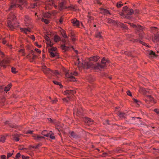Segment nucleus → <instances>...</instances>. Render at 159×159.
<instances>
[{
  "label": "nucleus",
  "mask_w": 159,
  "mask_h": 159,
  "mask_svg": "<svg viewBox=\"0 0 159 159\" xmlns=\"http://www.w3.org/2000/svg\"><path fill=\"white\" fill-rule=\"evenodd\" d=\"M22 157L23 159H28L29 157L27 156L26 157H25L24 155H22Z\"/></svg>",
  "instance_id": "46"
},
{
  "label": "nucleus",
  "mask_w": 159,
  "mask_h": 159,
  "mask_svg": "<svg viewBox=\"0 0 159 159\" xmlns=\"http://www.w3.org/2000/svg\"><path fill=\"white\" fill-rule=\"evenodd\" d=\"M42 21L44 22L46 24H47L49 23V21L46 19L42 18Z\"/></svg>",
  "instance_id": "38"
},
{
  "label": "nucleus",
  "mask_w": 159,
  "mask_h": 159,
  "mask_svg": "<svg viewBox=\"0 0 159 159\" xmlns=\"http://www.w3.org/2000/svg\"><path fill=\"white\" fill-rule=\"evenodd\" d=\"M118 115L121 118H125V116H126V114L125 113L120 112H119L118 113Z\"/></svg>",
  "instance_id": "20"
},
{
  "label": "nucleus",
  "mask_w": 159,
  "mask_h": 159,
  "mask_svg": "<svg viewBox=\"0 0 159 159\" xmlns=\"http://www.w3.org/2000/svg\"><path fill=\"white\" fill-rule=\"evenodd\" d=\"M129 24L131 27L135 29L138 31L142 30L143 29V28L140 25H138L130 23H129Z\"/></svg>",
  "instance_id": "7"
},
{
  "label": "nucleus",
  "mask_w": 159,
  "mask_h": 159,
  "mask_svg": "<svg viewBox=\"0 0 159 159\" xmlns=\"http://www.w3.org/2000/svg\"><path fill=\"white\" fill-rule=\"evenodd\" d=\"M9 18L10 19L14 20L16 18L15 14L13 13H11L10 15Z\"/></svg>",
  "instance_id": "26"
},
{
  "label": "nucleus",
  "mask_w": 159,
  "mask_h": 159,
  "mask_svg": "<svg viewBox=\"0 0 159 159\" xmlns=\"http://www.w3.org/2000/svg\"><path fill=\"white\" fill-rule=\"evenodd\" d=\"M83 121L86 125H88L92 124L93 123V120L88 117H85L84 118Z\"/></svg>",
  "instance_id": "8"
},
{
  "label": "nucleus",
  "mask_w": 159,
  "mask_h": 159,
  "mask_svg": "<svg viewBox=\"0 0 159 159\" xmlns=\"http://www.w3.org/2000/svg\"><path fill=\"white\" fill-rule=\"evenodd\" d=\"M53 6H54V7H55V8H57V6L55 5L54 4L53 5Z\"/></svg>",
  "instance_id": "63"
},
{
  "label": "nucleus",
  "mask_w": 159,
  "mask_h": 159,
  "mask_svg": "<svg viewBox=\"0 0 159 159\" xmlns=\"http://www.w3.org/2000/svg\"><path fill=\"white\" fill-rule=\"evenodd\" d=\"M5 123L6 125H8L9 126L11 127L14 128L16 126L15 125L11 123L8 121H6Z\"/></svg>",
  "instance_id": "28"
},
{
  "label": "nucleus",
  "mask_w": 159,
  "mask_h": 159,
  "mask_svg": "<svg viewBox=\"0 0 159 159\" xmlns=\"http://www.w3.org/2000/svg\"><path fill=\"white\" fill-rule=\"evenodd\" d=\"M127 94L128 95L130 96H132V94L131 93L130 91H127Z\"/></svg>",
  "instance_id": "48"
},
{
  "label": "nucleus",
  "mask_w": 159,
  "mask_h": 159,
  "mask_svg": "<svg viewBox=\"0 0 159 159\" xmlns=\"http://www.w3.org/2000/svg\"><path fill=\"white\" fill-rule=\"evenodd\" d=\"M107 22L109 23H114V21L111 19H109L107 20Z\"/></svg>",
  "instance_id": "41"
},
{
  "label": "nucleus",
  "mask_w": 159,
  "mask_h": 159,
  "mask_svg": "<svg viewBox=\"0 0 159 159\" xmlns=\"http://www.w3.org/2000/svg\"><path fill=\"white\" fill-rule=\"evenodd\" d=\"M20 30L21 32H23L26 34H27L28 32H30V28H20Z\"/></svg>",
  "instance_id": "19"
},
{
  "label": "nucleus",
  "mask_w": 159,
  "mask_h": 159,
  "mask_svg": "<svg viewBox=\"0 0 159 159\" xmlns=\"http://www.w3.org/2000/svg\"><path fill=\"white\" fill-rule=\"evenodd\" d=\"M71 23L73 24L74 26L79 27L81 23L78 20L76 19L75 18L71 20Z\"/></svg>",
  "instance_id": "11"
},
{
  "label": "nucleus",
  "mask_w": 159,
  "mask_h": 159,
  "mask_svg": "<svg viewBox=\"0 0 159 159\" xmlns=\"http://www.w3.org/2000/svg\"><path fill=\"white\" fill-rule=\"evenodd\" d=\"M30 18L28 16H25V21L27 23H29L28 21Z\"/></svg>",
  "instance_id": "35"
},
{
  "label": "nucleus",
  "mask_w": 159,
  "mask_h": 159,
  "mask_svg": "<svg viewBox=\"0 0 159 159\" xmlns=\"http://www.w3.org/2000/svg\"><path fill=\"white\" fill-rule=\"evenodd\" d=\"M19 52L22 53L23 54H24L25 53L24 50L23 49H21L19 51Z\"/></svg>",
  "instance_id": "53"
},
{
  "label": "nucleus",
  "mask_w": 159,
  "mask_h": 159,
  "mask_svg": "<svg viewBox=\"0 0 159 159\" xmlns=\"http://www.w3.org/2000/svg\"><path fill=\"white\" fill-rule=\"evenodd\" d=\"M12 85L11 84H9L7 86L5 87L4 88L2 86H0V89H4L5 91H8L10 89V88L11 87Z\"/></svg>",
  "instance_id": "16"
},
{
  "label": "nucleus",
  "mask_w": 159,
  "mask_h": 159,
  "mask_svg": "<svg viewBox=\"0 0 159 159\" xmlns=\"http://www.w3.org/2000/svg\"><path fill=\"white\" fill-rule=\"evenodd\" d=\"M9 7V10L14 9L18 7L20 10L23 9V7L26 4V0H12Z\"/></svg>",
  "instance_id": "2"
},
{
  "label": "nucleus",
  "mask_w": 159,
  "mask_h": 159,
  "mask_svg": "<svg viewBox=\"0 0 159 159\" xmlns=\"http://www.w3.org/2000/svg\"><path fill=\"white\" fill-rule=\"evenodd\" d=\"M118 25L123 28L126 29L127 28L126 25L124 23L120 22Z\"/></svg>",
  "instance_id": "24"
},
{
  "label": "nucleus",
  "mask_w": 159,
  "mask_h": 159,
  "mask_svg": "<svg viewBox=\"0 0 159 159\" xmlns=\"http://www.w3.org/2000/svg\"><path fill=\"white\" fill-rule=\"evenodd\" d=\"M139 42L140 43L142 44H145L144 43L143 41H140V40L139 41Z\"/></svg>",
  "instance_id": "59"
},
{
  "label": "nucleus",
  "mask_w": 159,
  "mask_h": 159,
  "mask_svg": "<svg viewBox=\"0 0 159 159\" xmlns=\"http://www.w3.org/2000/svg\"><path fill=\"white\" fill-rule=\"evenodd\" d=\"M35 50L39 53H41V51L39 50V49L37 48H35Z\"/></svg>",
  "instance_id": "50"
},
{
  "label": "nucleus",
  "mask_w": 159,
  "mask_h": 159,
  "mask_svg": "<svg viewBox=\"0 0 159 159\" xmlns=\"http://www.w3.org/2000/svg\"><path fill=\"white\" fill-rule=\"evenodd\" d=\"M33 132V131L31 130H28L26 131L27 134H32Z\"/></svg>",
  "instance_id": "45"
},
{
  "label": "nucleus",
  "mask_w": 159,
  "mask_h": 159,
  "mask_svg": "<svg viewBox=\"0 0 159 159\" xmlns=\"http://www.w3.org/2000/svg\"><path fill=\"white\" fill-rule=\"evenodd\" d=\"M154 111L157 113V114H159V110L157 109H155L154 110Z\"/></svg>",
  "instance_id": "54"
},
{
  "label": "nucleus",
  "mask_w": 159,
  "mask_h": 159,
  "mask_svg": "<svg viewBox=\"0 0 159 159\" xmlns=\"http://www.w3.org/2000/svg\"><path fill=\"white\" fill-rule=\"evenodd\" d=\"M70 137L72 138L77 139L80 138V136L76 134L74 132H72L70 134Z\"/></svg>",
  "instance_id": "13"
},
{
  "label": "nucleus",
  "mask_w": 159,
  "mask_h": 159,
  "mask_svg": "<svg viewBox=\"0 0 159 159\" xmlns=\"http://www.w3.org/2000/svg\"><path fill=\"white\" fill-rule=\"evenodd\" d=\"M40 145L39 144L37 145L36 146H33L32 147V148H33L37 149V148Z\"/></svg>",
  "instance_id": "47"
},
{
  "label": "nucleus",
  "mask_w": 159,
  "mask_h": 159,
  "mask_svg": "<svg viewBox=\"0 0 159 159\" xmlns=\"http://www.w3.org/2000/svg\"><path fill=\"white\" fill-rule=\"evenodd\" d=\"M147 97H148V99L150 101H152L153 100V98H152V97L151 96V95H147Z\"/></svg>",
  "instance_id": "43"
},
{
  "label": "nucleus",
  "mask_w": 159,
  "mask_h": 159,
  "mask_svg": "<svg viewBox=\"0 0 159 159\" xmlns=\"http://www.w3.org/2000/svg\"><path fill=\"white\" fill-rule=\"evenodd\" d=\"M14 23L13 22H11L10 20H8V25L11 30L15 29L16 28V26L14 25Z\"/></svg>",
  "instance_id": "12"
},
{
  "label": "nucleus",
  "mask_w": 159,
  "mask_h": 159,
  "mask_svg": "<svg viewBox=\"0 0 159 159\" xmlns=\"http://www.w3.org/2000/svg\"><path fill=\"white\" fill-rule=\"evenodd\" d=\"M123 5V4L121 3H117L116 4V6L118 8L121 7Z\"/></svg>",
  "instance_id": "39"
},
{
  "label": "nucleus",
  "mask_w": 159,
  "mask_h": 159,
  "mask_svg": "<svg viewBox=\"0 0 159 159\" xmlns=\"http://www.w3.org/2000/svg\"><path fill=\"white\" fill-rule=\"evenodd\" d=\"M20 135L18 134H15L13 135L12 138L16 142L18 141L20 137Z\"/></svg>",
  "instance_id": "15"
},
{
  "label": "nucleus",
  "mask_w": 159,
  "mask_h": 159,
  "mask_svg": "<svg viewBox=\"0 0 159 159\" xmlns=\"http://www.w3.org/2000/svg\"><path fill=\"white\" fill-rule=\"evenodd\" d=\"M0 55L2 57L3 55H4L3 53L2 52H0Z\"/></svg>",
  "instance_id": "60"
},
{
  "label": "nucleus",
  "mask_w": 159,
  "mask_h": 159,
  "mask_svg": "<svg viewBox=\"0 0 159 159\" xmlns=\"http://www.w3.org/2000/svg\"><path fill=\"white\" fill-rule=\"evenodd\" d=\"M129 9L126 6H125L123 7V8L122 11L125 13L126 11H127V10Z\"/></svg>",
  "instance_id": "33"
},
{
  "label": "nucleus",
  "mask_w": 159,
  "mask_h": 159,
  "mask_svg": "<svg viewBox=\"0 0 159 159\" xmlns=\"http://www.w3.org/2000/svg\"><path fill=\"white\" fill-rule=\"evenodd\" d=\"M30 54H32V56L29 54L27 56V58L30 60V61H32L36 57V56L34 54V52L33 50H31Z\"/></svg>",
  "instance_id": "9"
},
{
  "label": "nucleus",
  "mask_w": 159,
  "mask_h": 159,
  "mask_svg": "<svg viewBox=\"0 0 159 159\" xmlns=\"http://www.w3.org/2000/svg\"><path fill=\"white\" fill-rule=\"evenodd\" d=\"M149 55L150 57H153L156 56L155 53L152 51H150L148 52Z\"/></svg>",
  "instance_id": "23"
},
{
  "label": "nucleus",
  "mask_w": 159,
  "mask_h": 159,
  "mask_svg": "<svg viewBox=\"0 0 159 159\" xmlns=\"http://www.w3.org/2000/svg\"><path fill=\"white\" fill-rule=\"evenodd\" d=\"M99 58V57L97 56H94L90 57L89 58L90 61L85 63V67L87 69L91 68L95 70H101L102 69L104 68L109 63L108 61L105 59L104 58L102 59L101 64L97 63L94 64L91 61H93L94 62H97Z\"/></svg>",
  "instance_id": "1"
},
{
  "label": "nucleus",
  "mask_w": 159,
  "mask_h": 159,
  "mask_svg": "<svg viewBox=\"0 0 159 159\" xmlns=\"http://www.w3.org/2000/svg\"><path fill=\"white\" fill-rule=\"evenodd\" d=\"M76 93L75 91L71 90H67L64 92V93L65 94H74Z\"/></svg>",
  "instance_id": "17"
},
{
  "label": "nucleus",
  "mask_w": 159,
  "mask_h": 159,
  "mask_svg": "<svg viewBox=\"0 0 159 159\" xmlns=\"http://www.w3.org/2000/svg\"><path fill=\"white\" fill-rule=\"evenodd\" d=\"M59 7V9L61 10L65 8H67V7L65 6V3L64 2H61L60 3Z\"/></svg>",
  "instance_id": "18"
},
{
  "label": "nucleus",
  "mask_w": 159,
  "mask_h": 159,
  "mask_svg": "<svg viewBox=\"0 0 159 159\" xmlns=\"http://www.w3.org/2000/svg\"><path fill=\"white\" fill-rule=\"evenodd\" d=\"M82 113V110H80L78 109L77 111V116L80 115Z\"/></svg>",
  "instance_id": "36"
},
{
  "label": "nucleus",
  "mask_w": 159,
  "mask_h": 159,
  "mask_svg": "<svg viewBox=\"0 0 159 159\" xmlns=\"http://www.w3.org/2000/svg\"><path fill=\"white\" fill-rule=\"evenodd\" d=\"M68 8H69L70 9H71V10L75 11L76 10V9H75V7H73V6H70L68 7Z\"/></svg>",
  "instance_id": "40"
},
{
  "label": "nucleus",
  "mask_w": 159,
  "mask_h": 159,
  "mask_svg": "<svg viewBox=\"0 0 159 159\" xmlns=\"http://www.w3.org/2000/svg\"><path fill=\"white\" fill-rule=\"evenodd\" d=\"M64 39L62 40V42L64 44L61 46V48L63 51V52H65L70 49V46H71L70 42L68 39V37L65 34H62Z\"/></svg>",
  "instance_id": "4"
},
{
  "label": "nucleus",
  "mask_w": 159,
  "mask_h": 159,
  "mask_svg": "<svg viewBox=\"0 0 159 159\" xmlns=\"http://www.w3.org/2000/svg\"><path fill=\"white\" fill-rule=\"evenodd\" d=\"M31 38L33 40H34L35 39V37L33 35L31 36Z\"/></svg>",
  "instance_id": "58"
},
{
  "label": "nucleus",
  "mask_w": 159,
  "mask_h": 159,
  "mask_svg": "<svg viewBox=\"0 0 159 159\" xmlns=\"http://www.w3.org/2000/svg\"><path fill=\"white\" fill-rule=\"evenodd\" d=\"M11 71L13 73H16L17 71L16 70V68L13 67H11Z\"/></svg>",
  "instance_id": "34"
},
{
  "label": "nucleus",
  "mask_w": 159,
  "mask_h": 159,
  "mask_svg": "<svg viewBox=\"0 0 159 159\" xmlns=\"http://www.w3.org/2000/svg\"><path fill=\"white\" fill-rule=\"evenodd\" d=\"M63 21V19L61 17L59 20V21L61 24L62 23Z\"/></svg>",
  "instance_id": "52"
},
{
  "label": "nucleus",
  "mask_w": 159,
  "mask_h": 159,
  "mask_svg": "<svg viewBox=\"0 0 159 159\" xmlns=\"http://www.w3.org/2000/svg\"><path fill=\"white\" fill-rule=\"evenodd\" d=\"M2 43L4 44H5L6 43V41L4 39L2 41Z\"/></svg>",
  "instance_id": "61"
},
{
  "label": "nucleus",
  "mask_w": 159,
  "mask_h": 159,
  "mask_svg": "<svg viewBox=\"0 0 159 159\" xmlns=\"http://www.w3.org/2000/svg\"><path fill=\"white\" fill-rule=\"evenodd\" d=\"M81 2V0H78V2L79 3H80Z\"/></svg>",
  "instance_id": "64"
},
{
  "label": "nucleus",
  "mask_w": 159,
  "mask_h": 159,
  "mask_svg": "<svg viewBox=\"0 0 159 159\" xmlns=\"http://www.w3.org/2000/svg\"><path fill=\"white\" fill-rule=\"evenodd\" d=\"M96 37L97 38H99L100 39L102 38V36L101 35V33L98 32L96 34Z\"/></svg>",
  "instance_id": "31"
},
{
  "label": "nucleus",
  "mask_w": 159,
  "mask_h": 159,
  "mask_svg": "<svg viewBox=\"0 0 159 159\" xmlns=\"http://www.w3.org/2000/svg\"><path fill=\"white\" fill-rule=\"evenodd\" d=\"M20 153H18L16 155V158H18L20 157Z\"/></svg>",
  "instance_id": "49"
},
{
  "label": "nucleus",
  "mask_w": 159,
  "mask_h": 159,
  "mask_svg": "<svg viewBox=\"0 0 159 159\" xmlns=\"http://www.w3.org/2000/svg\"><path fill=\"white\" fill-rule=\"evenodd\" d=\"M48 121L51 122H53V121L52 120V119L50 118H48Z\"/></svg>",
  "instance_id": "57"
},
{
  "label": "nucleus",
  "mask_w": 159,
  "mask_h": 159,
  "mask_svg": "<svg viewBox=\"0 0 159 159\" xmlns=\"http://www.w3.org/2000/svg\"><path fill=\"white\" fill-rule=\"evenodd\" d=\"M78 75V73L76 72H74L70 73V72H68L65 74L66 77L69 79V80L71 81H75L76 80V79L73 75L77 76Z\"/></svg>",
  "instance_id": "6"
},
{
  "label": "nucleus",
  "mask_w": 159,
  "mask_h": 159,
  "mask_svg": "<svg viewBox=\"0 0 159 159\" xmlns=\"http://www.w3.org/2000/svg\"><path fill=\"white\" fill-rule=\"evenodd\" d=\"M45 39L48 41V43H47L48 45L47 49L50 53L51 57H54L56 56H57L58 54L57 52V48L52 46L53 44L52 43L51 41L49 40V39L48 37L47 36Z\"/></svg>",
  "instance_id": "3"
},
{
  "label": "nucleus",
  "mask_w": 159,
  "mask_h": 159,
  "mask_svg": "<svg viewBox=\"0 0 159 159\" xmlns=\"http://www.w3.org/2000/svg\"><path fill=\"white\" fill-rule=\"evenodd\" d=\"M54 39L55 42H57L60 40V38L58 36L55 35L54 36Z\"/></svg>",
  "instance_id": "27"
},
{
  "label": "nucleus",
  "mask_w": 159,
  "mask_h": 159,
  "mask_svg": "<svg viewBox=\"0 0 159 159\" xmlns=\"http://www.w3.org/2000/svg\"><path fill=\"white\" fill-rule=\"evenodd\" d=\"M101 13H103L104 14H109V11L106 9H102L101 10Z\"/></svg>",
  "instance_id": "22"
},
{
  "label": "nucleus",
  "mask_w": 159,
  "mask_h": 159,
  "mask_svg": "<svg viewBox=\"0 0 159 159\" xmlns=\"http://www.w3.org/2000/svg\"><path fill=\"white\" fill-rule=\"evenodd\" d=\"M53 82L54 84H56L59 85L60 88H61L62 87V85L61 84H60L57 81H53Z\"/></svg>",
  "instance_id": "37"
},
{
  "label": "nucleus",
  "mask_w": 159,
  "mask_h": 159,
  "mask_svg": "<svg viewBox=\"0 0 159 159\" xmlns=\"http://www.w3.org/2000/svg\"><path fill=\"white\" fill-rule=\"evenodd\" d=\"M52 134V133H51L50 136V138L51 139H55V137L54 136H53Z\"/></svg>",
  "instance_id": "44"
},
{
  "label": "nucleus",
  "mask_w": 159,
  "mask_h": 159,
  "mask_svg": "<svg viewBox=\"0 0 159 159\" xmlns=\"http://www.w3.org/2000/svg\"><path fill=\"white\" fill-rule=\"evenodd\" d=\"M42 69L44 73L48 76L50 79H54L52 77V76H57L59 74V73L56 70L52 71L47 68L45 66H43Z\"/></svg>",
  "instance_id": "5"
},
{
  "label": "nucleus",
  "mask_w": 159,
  "mask_h": 159,
  "mask_svg": "<svg viewBox=\"0 0 159 159\" xmlns=\"http://www.w3.org/2000/svg\"><path fill=\"white\" fill-rule=\"evenodd\" d=\"M57 101V100L56 99L54 100H53V103H54L56 102Z\"/></svg>",
  "instance_id": "62"
},
{
  "label": "nucleus",
  "mask_w": 159,
  "mask_h": 159,
  "mask_svg": "<svg viewBox=\"0 0 159 159\" xmlns=\"http://www.w3.org/2000/svg\"><path fill=\"white\" fill-rule=\"evenodd\" d=\"M32 137L36 141H39L41 139L44 138V137L42 136H39L36 134H34L32 135Z\"/></svg>",
  "instance_id": "14"
},
{
  "label": "nucleus",
  "mask_w": 159,
  "mask_h": 159,
  "mask_svg": "<svg viewBox=\"0 0 159 159\" xmlns=\"http://www.w3.org/2000/svg\"><path fill=\"white\" fill-rule=\"evenodd\" d=\"M134 13V11L132 9H129L125 13L128 15H130Z\"/></svg>",
  "instance_id": "21"
},
{
  "label": "nucleus",
  "mask_w": 159,
  "mask_h": 159,
  "mask_svg": "<svg viewBox=\"0 0 159 159\" xmlns=\"http://www.w3.org/2000/svg\"><path fill=\"white\" fill-rule=\"evenodd\" d=\"M6 139V137L4 136L3 135L1 136L0 137V141L2 142V143H4L5 142Z\"/></svg>",
  "instance_id": "29"
},
{
  "label": "nucleus",
  "mask_w": 159,
  "mask_h": 159,
  "mask_svg": "<svg viewBox=\"0 0 159 159\" xmlns=\"http://www.w3.org/2000/svg\"><path fill=\"white\" fill-rule=\"evenodd\" d=\"M9 60L8 58H5L0 63V66H2L5 68L6 67V65L9 63Z\"/></svg>",
  "instance_id": "10"
},
{
  "label": "nucleus",
  "mask_w": 159,
  "mask_h": 159,
  "mask_svg": "<svg viewBox=\"0 0 159 159\" xmlns=\"http://www.w3.org/2000/svg\"><path fill=\"white\" fill-rule=\"evenodd\" d=\"M134 102H135L136 103H138V102H139V101L138 100L135 99H134Z\"/></svg>",
  "instance_id": "55"
},
{
  "label": "nucleus",
  "mask_w": 159,
  "mask_h": 159,
  "mask_svg": "<svg viewBox=\"0 0 159 159\" xmlns=\"http://www.w3.org/2000/svg\"><path fill=\"white\" fill-rule=\"evenodd\" d=\"M63 100L64 101H66V102H68L69 101V100L68 99L66 98H64L63 99Z\"/></svg>",
  "instance_id": "56"
},
{
  "label": "nucleus",
  "mask_w": 159,
  "mask_h": 159,
  "mask_svg": "<svg viewBox=\"0 0 159 159\" xmlns=\"http://www.w3.org/2000/svg\"><path fill=\"white\" fill-rule=\"evenodd\" d=\"M1 159H6V156L4 155H2L1 156Z\"/></svg>",
  "instance_id": "51"
},
{
  "label": "nucleus",
  "mask_w": 159,
  "mask_h": 159,
  "mask_svg": "<svg viewBox=\"0 0 159 159\" xmlns=\"http://www.w3.org/2000/svg\"><path fill=\"white\" fill-rule=\"evenodd\" d=\"M132 118H133V120H136V119H137L140 123L141 124H143L142 123V122L140 120H139V119H140V118L137 117H133Z\"/></svg>",
  "instance_id": "32"
},
{
  "label": "nucleus",
  "mask_w": 159,
  "mask_h": 159,
  "mask_svg": "<svg viewBox=\"0 0 159 159\" xmlns=\"http://www.w3.org/2000/svg\"><path fill=\"white\" fill-rule=\"evenodd\" d=\"M44 132H46V131L45 130H44V131H43L42 134L44 135V136L47 137H50V136L52 133V131H51L50 132H49V133H47V134H43Z\"/></svg>",
  "instance_id": "25"
},
{
  "label": "nucleus",
  "mask_w": 159,
  "mask_h": 159,
  "mask_svg": "<svg viewBox=\"0 0 159 159\" xmlns=\"http://www.w3.org/2000/svg\"><path fill=\"white\" fill-rule=\"evenodd\" d=\"M12 155V153H8L7 155V159H8L9 157H11Z\"/></svg>",
  "instance_id": "42"
},
{
  "label": "nucleus",
  "mask_w": 159,
  "mask_h": 159,
  "mask_svg": "<svg viewBox=\"0 0 159 159\" xmlns=\"http://www.w3.org/2000/svg\"><path fill=\"white\" fill-rule=\"evenodd\" d=\"M48 2H47V4L50 6H53L54 4L53 1L52 0H48Z\"/></svg>",
  "instance_id": "30"
}]
</instances>
